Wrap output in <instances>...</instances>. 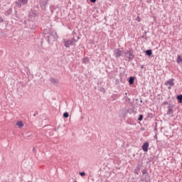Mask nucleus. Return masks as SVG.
Returning a JSON list of instances; mask_svg holds the SVG:
<instances>
[{
	"instance_id": "f257e3e1",
	"label": "nucleus",
	"mask_w": 182,
	"mask_h": 182,
	"mask_svg": "<svg viewBox=\"0 0 182 182\" xmlns=\"http://www.w3.org/2000/svg\"><path fill=\"white\" fill-rule=\"evenodd\" d=\"M76 42H77V41L75 40V38L68 39V40H66V39L63 40V44L65 46V47L67 48H69L71 46H75Z\"/></svg>"
},
{
	"instance_id": "393cba45",
	"label": "nucleus",
	"mask_w": 182,
	"mask_h": 182,
	"mask_svg": "<svg viewBox=\"0 0 182 182\" xmlns=\"http://www.w3.org/2000/svg\"><path fill=\"white\" fill-rule=\"evenodd\" d=\"M141 68L143 69V68H144V65H142V66L141 67Z\"/></svg>"
},
{
	"instance_id": "7ed1b4c3",
	"label": "nucleus",
	"mask_w": 182,
	"mask_h": 182,
	"mask_svg": "<svg viewBox=\"0 0 182 182\" xmlns=\"http://www.w3.org/2000/svg\"><path fill=\"white\" fill-rule=\"evenodd\" d=\"M123 56L125 58H128L129 60H132L134 59V56L133 55V51L132 50H129L126 53H124Z\"/></svg>"
},
{
	"instance_id": "412c9836",
	"label": "nucleus",
	"mask_w": 182,
	"mask_h": 182,
	"mask_svg": "<svg viewBox=\"0 0 182 182\" xmlns=\"http://www.w3.org/2000/svg\"><path fill=\"white\" fill-rule=\"evenodd\" d=\"M143 117H144L143 115L141 114V115L139 116V117L138 119H139V121H141V120L143 119Z\"/></svg>"
},
{
	"instance_id": "b1692460",
	"label": "nucleus",
	"mask_w": 182,
	"mask_h": 182,
	"mask_svg": "<svg viewBox=\"0 0 182 182\" xmlns=\"http://www.w3.org/2000/svg\"><path fill=\"white\" fill-rule=\"evenodd\" d=\"M90 1L94 4L96 2V0H90Z\"/></svg>"
},
{
	"instance_id": "bb28decb",
	"label": "nucleus",
	"mask_w": 182,
	"mask_h": 182,
	"mask_svg": "<svg viewBox=\"0 0 182 182\" xmlns=\"http://www.w3.org/2000/svg\"><path fill=\"white\" fill-rule=\"evenodd\" d=\"M127 95V93L125 94V95Z\"/></svg>"
},
{
	"instance_id": "ddd939ff",
	"label": "nucleus",
	"mask_w": 182,
	"mask_h": 182,
	"mask_svg": "<svg viewBox=\"0 0 182 182\" xmlns=\"http://www.w3.org/2000/svg\"><path fill=\"white\" fill-rule=\"evenodd\" d=\"M17 1L21 3L22 5H26L28 2V0H17Z\"/></svg>"
},
{
	"instance_id": "9b49d317",
	"label": "nucleus",
	"mask_w": 182,
	"mask_h": 182,
	"mask_svg": "<svg viewBox=\"0 0 182 182\" xmlns=\"http://www.w3.org/2000/svg\"><path fill=\"white\" fill-rule=\"evenodd\" d=\"M16 126L18 127V128H22L24 124H23V122L21 121H18L16 122Z\"/></svg>"
},
{
	"instance_id": "20e7f679",
	"label": "nucleus",
	"mask_w": 182,
	"mask_h": 182,
	"mask_svg": "<svg viewBox=\"0 0 182 182\" xmlns=\"http://www.w3.org/2000/svg\"><path fill=\"white\" fill-rule=\"evenodd\" d=\"M164 85L168 87V90H171V87L174 86L175 83H174V79L172 78V79H170L168 80V81H166Z\"/></svg>"
},
{
	"instance_id": "1a4fd4ad",
	"label": "nucleus",
	"mask_w": 182,
	"mask_h": 182,
	"mask_svg": "<svg viewBox=\"0 0 182 182\" xmlns=\"http://www.w3.org/2000/svg\"><path fill=\"white\" fill-rule=\"evenodd\" d=\"M141 181H144V182H151V181H150V176L146 175L144 176V178H143V179Z\"/></svg>"
},
{
	"instance_id": "4468645a",
	"label": "nucleus",
	"mask_w": 182,
	"mask_h": 182,
	"mask_svg": "<svg viewBox=\"0 0 182 182\" xmlns=\"http://www.w3.org/2000/svg\"><path fill=\"white\" fill-rule=\"evenodd\" d=\"M176 62H177V63H178V64H180V63H182V58H181V55H178V56L177 57Z\"/></svg>"
},
{
	"instance_id": "5701e85b",
	"label": "nucleus",
	"mask_w": 182,
	"mask_h": 182,
	"mask_svg": "<svg viewBox=\"0 0 182 182\" xmlns=\"http://www.w3.org/2000/svg\"><path fill=\"white\" fill-rule=\"evenodd\" d=\"M125 98L127 102H130L131 100L129 98H128L127 97H126Z\"/></svg>"
},
{
	"instance_id": "423d86ee",
	"label": "nucleus",
	"mask_w": 182,
	"mask_h": 182,
	"mask_svg": "<svg viewBox=\"0 0 182 182\" xmlns=\"http://www.w3.org/2000/svg\"><path fill=\"white\" fill-rule=\"evenodd\" d=\"M48 0H42L40 3L41 8L42 9H46V6L48 4Z\"/></svg>"
},
{
	"instance_id": "dca6fc26",
	"label": "nucleus",
	"mask_w": 182,
	"mask_h": 182,
	"mask_svg": "<svg viewBox=\"0 0 182 182\" xmlns=\"http://www.w3.org/2000/svg\"><path fill=\"white\" fill-rule=\"evenodd\" d=\"M179 103H182V95H180L177 97Z\"/></svg>"
},
{
	"instance_id": "a211bd4d",
	"label": "nucleus",
	"mask_w": 182,
	"mask_h": 182,
	"mask_svg": "<svg viewBox=\"0 0 182 182\" xmlns=\"http://www.w3.org/2000/svg\"><path fill=\"white\" fill-rule=\"evenodd\" d=\"M16 4L18 8H19V9L21 8L22 4H21V3H20V1H16Z\"/></svg>"
},
{
	"instance_id": "0eeeda50",
	"label": "nucleus",
	"mask_w": 182,
	"mask_h": 182,
	"mask_svg": "<svg viewBox=\"0 0 182 182\" xmlns=\"http://www.w3.org/2000/svg\"><path fill=\"white\" fill-rule=\"evenodd\" d=\"M168 110L167 112V114L169 115L170 117H173V109H172V107L171 106L168 107Z\"/></svg>"
},
{
	"instance_id": "2eb2a0df",
	"label": "nucleus",
	"mask_w": 182,
	"mask_h": 182,
	"mask_svg": "<svg viewBox=\"0 0 182 182\" xmlns=\"http://www.w3.org/2000/svg\"><path fill=\"white\" fill-rule=\"evenodd\" d=\"M129 82L130 85L134 84V77H131L129 78Z\"/></svg>"
},
{
	"instance_id": "f3484780",
	"label": "nucleus",
	"mask_w": 182,
	"mask_h": 182,
	"mask_svg": "<svg viewBox=\"0 0 182 182\" xmlns=\"http://www.w3.org/2000/svg\"><path fill=\"white\" fill-rule=\"evenodd\" d=\"M146 53L147 55L151 56L152 55V51L151 50H147Z\"/></svg>"
},
{
	"instance_id": "f8f14e48",
	"label": "nucleus",
	"mask_w": 182,
	"mask_h": 182,
	"mask_svg": "<svg viewBox=\"0 0 182 182\" xmlns=\"http://www.w3.org/2000/svg\"><path fill=\"white\" fill-rule=\"evenodd\" d=\"M50 82L53 83L55 85H58V81L54 78H51L50 79Z\"/></svg>"
},
{
	"instance_id": "9d476101",
	"label": "nucleus",
	"mask_w": 182,
	"mask_h": 182,
	"mask_svg": "<svg viewBox=\"0 0 182 182\" xmlns=\"http://www.w3.org/2000/svg\"><path fill=\"white\" fill-rule=\"evenodd\" d=\"M82 63H84V64H87V63H90V60H89L88 58L85 57L84 58H82Z\"/></svg>"
},
{
	"instance_id": "39448f33",
	"label": "nucleus",
	"mask_w": 182,
	"mask_h": 182,
	"mask_svg": "<svg viewBox=\"0 0 182 182\" xmlns=\"http://www.w3.org/2000/svg\"><path fill=\"white\" fill-rule=\"evenodd\" d=\"M124 53L123 51L120 50L119 49H116L114 50V55L115 56V58H118L120 56H124Z\"/></svg>"
},
{
	"instance_id": "4be33fe9",
	"label": "nucleus",
	"mask_w": 182,
	"mask_h": 182,
	"mask_svg": "<svg viewBox=\"0 0 182 182\" xmlns=\"http://www.w3.org/2000/svg\"><path fill=\"white\" fill-rule=\"evenodd\" d=\"M80 175L81 176H85V172H80Z\"/></svg>"
},
{
	"instance_id": "6e6552de",
	"label": "nucleus",
	"mask_w": 182,
	"mask_h": 182,
	"mask_svg": "<svg viewBox=\"0 0 182 182\" xmlns=\"http://www.w3.org/2000/svg\"><path fill=\"white\" fill-rule=\"evenodd\" d=\"M149 144L148 142H146L142 146V149L144 151L147 152L149 150Z\"/></svg>"
},
{
	"instance_id": "f03ea898",
	"label": "nucleus",
	"mask_w": 182,
	"mask_h": 182,
	"mask_svg": "<svg viewBox=\"0 0 182 182\" xmlns=\"http://www.w3.org/2000/svg\"><path fill=\"white\" fill-rule=\"evenodd\" d=\"M58 39V36L56 32L52 31L48 37V42L50 43L51 41H54Z\"/></svg>"
},
{
	"instance_id": "aec40b11",
	"label": "nucleus",
	"mask_w": 182,
	"mask_h": 182,
	"mask_svg": "<svg viewBox=\"0 0 182 182\" xmlns=\"http://www.w3.org/2000/svg\"><path fill=\"white\" fill-rule=\"evenodd\" d=\"M63 117H64L65 118H68V117H69V114H68V112H65V113L63 114Z\"/></svg>"
},
{
	"instance_id": "a878e982",
	"label": "nucleus",
	"mask_w": 182,
	"mask_h": 182,
	"mask_svg": "<svg viewBox=\"0 0 182 182\" xmlns=\"http://www.w3.org/2000/svg\"><path fill=\"white\" fill-rule=\"evenodd\" d=\"M102 90L105 91V89L103 88Z\"/></svg>"
},
{
	"instance_id": "6ab92c4d",
	"label": "nucleus",
	"mask_w": 182,
	"mask_h": 182,
	"mask_svg": "<svg viewBox=\"0 0 182 182\" xmlns=\"http://www.w3.org/2000/svg\"><path fill=\"white\" fill-rule=\"evenodd\" d=\"M142 174L143 175H149L148 172H147V170L146 169H144L142 170Z\"/></svg>"
}]
</instances>
